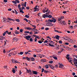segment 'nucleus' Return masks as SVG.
Instances as JSON below:
<instances>
[{
    "instance_id": "nucleus-1",
    "label": "nucleus",
    "mask_w": 77,
    "mask_h": 77,
    "mask_svg": "<svg viewBox=\"0 0 77 77\" xmlns=\"http://www.w3.org/2000/svg\"><path fill=\"white\" fill-rule=\"evenodd\" d=\"M69 57V54H67L66 55V57L70 63H71L72 62V60H71L72 59V58L71 57Z\"/></svg>"
},
{
    "instance_id": "nucleus-2",
    "label": "nucleus",
    "mask_w": 77,
    "mask_h": 77,
    "mask_svg": "<svg viewBox=\"0 0 77 77\" xmlns=\"http://www.w3.org/2000/svg\"><path fill=\"white\" fill-rule=\"evenodd\" d=\"M42 17L44 18H47V17H48L49 18H52V16L51 15H43L42 16Z\"/></svg>"
},
{
    "instance_id": "nucleus-3",
    "label": "nucleus",
    "mask_w": 77,
    "mask_h": 77,
    "mask_svg": "<svg viewBox=\"0 0 77 77\" xmlns=\"http://www.w3.org/2000/svg\"><path fill=\"white\" fill-rule=\"evenodd\" d=\"M21 6V5L20 4H19L18 5V8L19 9L20 11V13H22V14H24V12L23 11V10H22V8H20Z\"/></svg>"
},
{
    "instance_id": "nucleus-4",
    "label": "nucleus",
    "mask_w": 77,
    "mask_h": 77,
    "mask_svg": "<svg viewBox=\"0 0 77 77\" xmlns=\"http://www.w3.org/2000/svg\"><path fill=\"white\" fill-rule=\"evenodd\" d=\"M46 25L48 26H53V24L50 22H49L46 23Z\"/></svg>"
},
{
    "instance_id": "nucleus-5",
    "label": "nucleus",
    "mask_w": 77,
    "mask_h": 77,
    "mask_svg": "<svg viewBox=\"0 0 77 77\" xmlns=\"http://www.w3.org/2000/svg\"><path fill=\"white\" fill-rule=\"evenodd\" d=\"M31 38V36H30L27 35L25 37V39H27L28 41L29 40V38L30 39Z\"/></svg>"
},
{
    "instance_id": "nucleus-6",
    "label": "nucleus",
    "mask_w": 77,
    "mask_h": 77,
    "mask_svg": "<svg viewBox=\"0 0 77 77\" xmlns=\"http://www.w3.org/2000/svg\"><path fill=\"white\" fill-rule=\"evenodd\" d=\"M49 11V9L48 8H47V10H46L45 9H44V10H42V11L44 13H45V12H47Z\"/></svg>"
},
{
    "instance_id": "nucleus-7",
    "label": "nucleus",
    "mask_w": 77,
    "mask_h": 77,
    "mask_svg": "<svg viewBox=\"0 0 77 77\" xmlns=\"http://www.w3.org/2000/svg\"><path fill=\"white\" fill-rule=\"evenodd\" d=\"M48 66H49V67L50 68H51L53 69H54V66H53L51 64H48Z\"/></svg>"
},
{
    "instance_id": "nucleus-8",
    "label": "nucleus",
    "mask_w": 77,
    "mask_h": 77,
    "mask_svg": "<svg viewBox=\"0 0 77 77\" xmlns=\"http://www.w3.org/2000/svg\"><path fill=\"white\" fill-rule=\"evenodd\" d=\"M34 11L36 12L37 11H38L39 10V8H37L36 7H35L34 8Z\"/></svg>"
},
{
    "instance_id": "nucleus-9",
    "label": "nucleus",
    "mask_w": 77,
    "mask_h": 77,
    "mask_svg": "<svg viewBox=\"0 0 77 77\" xmlns=\"http://www.w3.org/2000/svg\"><path fill=\"white\" fill-rule=\"evenodd\" d=\"M8 19L9 20V21H15V20H14L13 19H11L10 18H8Z\"/></svg>"
},
{
    "instance_id": "nucleus-10",
    "label": "nucleus",
    "mask_w": 77,
    "mask_h": 77,
    "mask_svg": "<svg viewBox=\"0 0 77 77\" xmlns=\"http://www.w3.org/2000/svg\"><path fill=\"white\" fill-rule=\"evenodd\" d=\"M66 40H67V41H71V39L69 37H66Z\"/></svg>"
},
{
    "instance_id": "nucleus-11",
    "label": "nucleus",
    "mask_w": 77,
    "mask_h": 77,
    "mask_svg": "<svg viewBox=\"0 0 77 77\" xmlns=\"http://www.w3.org/2000/svg\"><path fill=\"white\" fill-rule=\"evenodd\" d=\"M30 60H31L34 61H35V59L34 57H30Z\"/></svg>"
},
{
    "instance_id": "nucleus-12",
    "label": "nucleus",
    "mask_w": 77,
    "mask_h": 77,
    "mask_svg": "<svg viewBox=\"0 0 77 77\" xmlns=\"http://www.w3.org/2000/svg\"><path fill=\"white\" fill-rule=\"evenodd\" d=\"M13 40H14V41H15V42H17V41L18 40V39L17 38H14L13 39Z\"/></svg>"
},
{
    "instance_id": "nucleus-13",
    "label": "nucleus",
    "mask_w": 77,
    "mask_h": 77,
    "mask_svg": "<svg viewBox=\"0 0 77 77\" xmlns=\"http://www.w3.org/2000/svg\"><path fill=\"white\" fill-rule=\"evenodd\" d=\"M26 29H27V30H31L32 29V28H30V27H26Z\"/></svg>"
},
{
    "instance_id": "nucleus-14",
    "label": "nucleus",
    "mask_w": 77,
    "mask_h": 77,
    "mask_svg": "<svg viewBox=\"0 0 77 77\" xmlns=\"http://www.w3.org/2000/svg\"><path fill=\"white\" fill-rule=\"evenodd\" d=\"M59 35H56V39H58V40H59Z\"/></svg>"
},
{
    "instance_id": "nucleus-15",
    "label": "nucleus",
    "mask_w": 77,
    "mask_h": 77,
    "mask_svg": "<svg viewBox=\"0 0 77 77\" xmlns=\"http://www.w3.org/2000/svg\"><path fill=\"white\" fill-rule=\"evenodd\" d=\"M41 61L42 62H46V60L45 59H43L41 60Z\"/></svg>"
},
{
    "instance_id": "nucleus-16",
    "label": "nucleus",
    "mask_w": 77,
    "mask_h": 77,
    "mask_svg": "<svg viewBox=\"0 0 77 77\" xmlns=\"http://www.w3.org/2000/svg\"><path fill=\"white\" fill-rule=\"evenodd\" d=\"M23 53H24L23 52H20V53H18V55L20 54V55H22L23 54Z\"/></svg>"
},
{
    "instance_id": "nucleus-17",
    "label": "nucleus",
    "mask_w": 77,
    "mask_h": 77,
    "mask_svg": "<svg viewBox=\"0 0 77 77\" xmlns=\"http://www.w3.org/2000/svg\"><path fill=\"white\" fill-rule=\"evenodd\" d=\"M33 72V74L35 75H37V72H36L35 71H33L32 72Z\"/></svg>"
},
{
    "instance_id": "nucleus-18",
    "label": "nucleus",
    "mask_w": 77,
    "mask_h": 77,
    "mask_svg": "<svg viewBox=\"0 0 77 77\" xmlns=\"http://www.w3.org/2000/svg\"><path fill=\"white\" fill-rule=\"evenodd\" d=\"M50 11H48V12L47 13H46V14L44 15H49V14L50 13Z\"/></svg>"
},
{
    "instance_id": "nucleus-19",
    "label": "nucleus",
    "mask_w": 77,
    "mask_h": 77,
    "mask_svg": "<svg viewBox=\"0 0 77 77\" xmlns=\"http://www.w3.org/2000/svg\"><path fill=\"white\" fill-rule=\"evenodd\" d=\"M45 67L46 69H48L49 67L48 65L47 64L45 65Z\"/></svg>"
},
{
    "instance_id": "nucleus-20",
    "label": "nucleus",
    "mask_w": 77,
    "mask_h": 77,
    "mask_svg": "<svg viewBox=\"0 0 77 77\" xmlns=\"http://www.w3.org/2000/svg\"><path fill=\"white\" fill-rule=\"evenodd\" d=\"M26 59L28 61H29L30 59V58H29L28 57H26Z\"/></svg>"
},
{
    "instance_id": "nucleus-21",
    "label": "nucleus",
    "mask_w": 77,
    "mask_h": 77,
    "mask_svg": "<svg viewBox=\"0 0 77 77\" xmlns=\"http://www.w3.org/2000/svg\"><path fill=\"white\" fill-rule=\"evenodd\" d=\"M62 66L63 67L64 66V65H63V64L60 65V66H59V67L60 68H62Z\"/></svg>"
},
{
    "instance_id": "nucleus-22",
    "label": "nucleus",
    "mask_w": 77,
    "mask_h": 77,
    "mask_svg": "<svg viewBox=\"0 0 77 77\" xmlns=\"http://www.w3.org/2000/svg\"><path fill=\"white\" fill-rule=\"evenodd\" d=\"M49 45L50 46L52 47H54L55 46L54 45H51V44H49Z\"/></svg>"
},
{
    "instance_id": "nucleus-23",
    "label": "nucleus",
    "mask_w": 77,
    "mask_h": 77,
    "mask_svg": "<svg viewBox=\"0 0 77 77\" xmlns=\"http://www.w3.org/2000/svg\"><path fill=\"white\" fill-rule=\"evenodd\" d=\"M6 32H7V33L9 35H11V32H8V30L6 31Z\"/></svg>"
},
{
    "instance_id": "nucleus-24",
    "label": "nucleus",
    "mask_w": 77,
    "mask_h": 77,
    "mask_svg": "<svg viewBox=\"0 0 77 77\" xmlns=\"http://www.w3.org/2000/svg\"><path fill=\"white\" fill-rule=\"evenodd\" d=\"M48 21L51 23H52L53 22V20H49Z\"/></svg>"
},
{
    "instance_id": "nucleus-25",
    "label": "nucleus",
    "mask_w": 77,
    "mask_h": 77,
    "mask_svg": "<svg viewBox=\"0 0 77 77\" xmlns=\"http://www.w3.org/2000/svg\"><path fill=\"white\" fill-rule=\"evenodd\" d=\"M53 58L55 60H57L58 58L57 57H53Z\"/></svg>"
},
{
    "instance_id": "nucleus-26",
    "label": "nucleus",
    "mask_w": 77,
    "mask_h": 77,
    "mask_svg": "<svg viewBox=\"0 0 77 77\" xmlns=\"http://www.w3.org/2000/svg\"><path fill=\"white\" fill-rule=\"evenodd\" d=\"M20 63V62H19L17 60H15V63Z\"/></svg>"
},
{
    "instance_id": "nucleus-27",
    "label": "nucleus",
    "mask_w": 77,
    "mask_h": 77,
    "mask_svg": "<svg viewBox=\"0 0 77 77\" xmlns=\"http://www.w3.org/2000/svg\"><path fill=\"white\" fill-rule=\"evenodd\" d=\"M12 63H15V60L14 59L12 60Z\"/></svg>"
},
{
    "instance_id": "nucleus-28",
    "label": "nucleus",
    "mask_w": 77,
    "mask_h": 77,
    "mask_svg": "<svg viewBox=\"0 0 77 77\" xmlns=\"http://www.w3.org/2000/svg\"><path fill=\"white\" fill-rule=\"evenodd\" d=\"M6 33H7V32H6V31L4 32V33L3 34V35L4 36H5Z\"/></svg>"
},
{
    "instance_id": "nucleus-29",
    "label": "nucleus",
    "mask_w": 77,
    "mask_h": 77,
    "mask_svg": "<svg viewBox=\"0 0 77 77\" xmlns=\"http://www.w3.org/2000/svg\"><path fill=\"white\" fill-rule=\"evenodd\" d=\"M53 63V61H49V63Z\"/></svg>"
},
{
    "instance_id": "nucleus-30",
    "label": "nucleus",
    "mask_w": 77,
    "mask_h": 77,
    "mask_svg": "<svg viewBox=\"0 0 77 77\" xmlns=\"http://www.w3.org/2000/svg\"><path fill=\"white\" fill-rule=\"evenodd\" d=\"M6 19L5 18H3V22L4 23H6Z\"/></svg>"
},
{
    "instance_id": "nucleus-31",
    "label": "nucleus",
    "mask_w": 77,
    "mask_h": 77,
    "mask_svg": "<svg viewBox=\"0 0 77 77\" xmlns=\"http://www.w3.org/2000/svg\"><path fill=\"white\" fill-rule=\"evenodd\" d=\"M12 2L13 3H14V4H17V2H16V1H12Z\"/></svg>"
},
{
    "instance_id": "nucleus-32",
    "label": "nucleus",
    "mask_w": 77,
    "mask_h": 77,
    "mask_svg": "<svg viewBox=\"0 0 77 77\" xmlns=\"http://www.w3.org/2000/svg\"><path fill=\"white\" fill-rule=\"evenodd\" d=\"M4 68L5 69H6V70H8V69L7 66H4Z\"/></svg>"
},
{
    "instance_id": "nucleus-33",
    "label": "nucleus",
    "mask_w": 77,
    "mask_h": 77,
    "mask_svg": "<svg viewBox=\"0 0 77 77\" xmlns=\"http://www.w3.org/2000/svg\"><path fill=\"white\" fill-rule=\"evenodd\" d=\"M74 64H75V66H77V65H76L77 64V61L75 62H75H74Z\"/></svg>"
},
{
    "instance_id": "nucleus-34",
    "label": "nucleus",
    "mask_w": 77,
    "mask_h": 77,
    "mask_svg": "<svg viewBox=\"0 0 77 77\" xmlns=\"http://www.w3.org/2000/svg\"><path fill=\"white\" fill-rule=\"evenodd\" d=\"M74 62L75 63L77 61V60L76 58H75L74 59Z\"/></svg>"
},
{
    "instance_id": "nucleus-35",
    "label": "nucleus",
    "mask_w": 77,
    "mask_h": 77,
    "mask_svg": "<svg viewBox=\"0 0 77 77\" xmlns=\"http://www.w3.org/2000/svg\"><path fill=\"white\" fill-rule=\"evenodd\" d=\"M45 71V69L44 68H42V72H43L44 71Z\"/></svg>"
},
{
    "instance_id": "nucleus-36",
    "label": "nucleus",
    "mask_w": 77,
    "mask_h": 77,
    "mask_svg": "<svg viewBox=\"0 0 77 77\" xmlns=\"http://www.w3.org/2000/svg\"><path fill=\"white\" fill-rule=\"evenodd\" d=\"M38 42L39 43V44H42V42L40 40L38 41Z\"/></svg>"
},
{
    "instance_id": "nucleus-37",
    "label": "nucleus",
    "mask_w": 77,
    "mask_h": 77,
    "mask_svg": "<svg viewBox=\"0 0 77 77\" xmlns=\"http://www.w3.org/2000/svg\"><path fill=\"white\" fill-rule=\"evenodd\" d=\"M36 28V27H34V28H33V29H32V31H33V30H35Z\"/></svg>"
},
{
    "instance_id": "nucleus-38",
    "label": "nucleus",
    "mask_w": 77,
    "mask_h": 77,
    "mask_svg": "<svg viewBox=\"0 0 77 77\" xmlns=\"http://www.w3.org/2000/svg\"><path fill=\"white\" fill-rule=\"evenodd\" d=\"M53 20V22L54 23H55V22H56L57 21V20L55 19H54Z\"/></svg>"
},
{
    "instance_id": "nucleus-39",
    "label": "nucleus",
    "mask_w": 77,
    "mask_h": 77,
    "mask_svg": "<svg viewBox=\"0 0 77 77\" xmlns=\"http://www.w3.org/2000/svg\"><path fill=\"white\" fill-rule=\"evenodd\" d=\"M12 72L14 73H15V70H14V69H13L12 70Z\"/></svg>"
},
{
    "instance_id": "nucleus-40",
    "label": "nucleus",
    "mask_w": 77,
    "mask_h": 77,
    "mask_svg": "<svg viewBox=\"0 0 77 77\" xmlns=\"http://www.w3.org/2000/svg\"><path fill=\"white\" fill-rule=\"evenodd\" d=\"M4 42L5 43V44L4 45V46H5V45H6V42L5 41H4Z\"/></svg>"
},
{
    "instance_id": "nucleus-41",
    "label": "nucleus",
    "mask_w": 77,
    "mask_h": 77,
    "mask_svg": "<svg viewBox=\"0 0 77 77\" xmlns=\"http://www.w3.org/2000/svg\"><path fill=\"white\" fill-rule=\"evenodd\" d=\"M59 44H62V42L60 40L59 41Z\"/></svg>"
},
{
    "instance_id": "nucleus-42",
    "label": "nucleus",
    "mask_w": 77,
    "mask_h": 77,
    "mask_svg": "<svg viewBox=\"0 0 77 77\" xmlns=\"http://www.w3.org/2000/svg\"><path fill=\"white\" fill-rule=\"evenodd\" d=\"M29 41H30V42H32V41H33L32 38H30V39H29Z\"/></svg>"
},
{
    "instance_id": "nucleus-43",
    "label": "nucleus",
    "mask_w": 77,
    "mask_h": 77,
    "mask_svg": "<svg viewBox=\"0 0 77 77\" xmlns=\"http://www.w3.org/2000/svg\"><path fill=\"white\" fill-rule=\"evenodd\" d=\"M26 3H27V2H25V4L24 5V7H26Z\"/></svg>"
},
{
    "instance_id": "nucleus-44",
    "label": "nucleus",
    "mask_w": 77,
    "mask_h": 77,
    "mask_svg": "<svg viewBox=\"0 0 77 77\" xmlns=\"http://www.w3.org/2000/svg\"><path fill=\"white\" fill-rule=\"evenodd\" d=\"M15 20H16L17 22H20V20L18 19H16Z\"/></svg>"
},
{
    "instance_id": "nucleus-45",
    "label": "nucleus",
    "mask_w": 77,
    "mask_h": 77,
    "mask_svg": "<svg viewBox=\"0 0 77 77\" xmlns=\"http://www.w3.org/2000/svg\"><path fill=\"white\" fill-rule=\"evenodd\" d=\"M15 1H16V2H17V3H18L20 2V1L19 0H15Z\"/></svg>"
},
{
    "instance_id": "nucleus-46",
    "label": "nucleus",
    "mask_w": 77,
    "mask_h": 77,
    "mask_svg": "<svg viewBox=\"0 0 77 77\" xmlns=\"http://www.w3.org/2000/svg\"><path fill=\"white\" fill-rule=\"evenodd\" d=\"M73 47L74 48H77V46L76 45H74L73 46Z\"/></svg>"
},
{
    "instance_id": "nucleus-47",
    "label": "nucleus",
    "mask_w": 77,
    "mask_h": 77,
    "mask_svg": "<svg viewBox=\"0 0 77 77\" xmlns=\"http://www.w3.org/2000/svg\"><path fill=\"white\" fill-rule=\"evenodd\" d=\"M25 17H26L27 18H29V16H28L27 15H26Z\"/></svg>"
},
{
    "instance_id": "nucleus-48",
    "label": "nucleus",
    "mask_w": 77,
    "mask_h": 77,
    "mask_svg": "<svg viewBox=\"0 0 77 77\" xmlns=\"http://www.w3.org/2000/svg\"><path fill=\"white\" fill-rule=\"evenodd\" d=\"M64 44L65 45H68L69 44V43L67 42H66Z\"/></svg>"
},
{
    "instance_id": "nucleus-49",
    "label": "nucleus",
    "mask_w": 77,
    "mask_h": 77,
    "mask_svg": "<svg viewBox=\"0 0 77 77\" xmlns=\"http://www.w3.org/2000/svg\"><path fill=\"white\" fill-rule=\"evenodd\" d=\"M45 30H49V28H45Z\"/></svg>"
},
{
    "instance_id": "nucleus-50",
    "label": "nucleus",
    "mask_w": 77,
    "mask_h": 77,
    "mask_svg": "<svg viewBox=\"0 0 77 77\" xmlns=\"http://www.w3.org/2000/svg\"><path fill=\"white\" fill-rule=\"evenodd\" d=\"M48 71H46V70H45L44 71L45 73H48Z\"/></svg>"
},
{
    "instance_id": "nucleus-51",
    "label": "nucleus",
    "mask_w": 77,
    "mask_h": 77,
    "mask_svg": "<svg viewBox=\"0 0 77 77\" xmlns=\"http://www.w3.org/2000/svg\"><path fill=\"white\" fill-rule=\"evenodd\" d=\"M62 51H59L58 52V53L60 54V53H62Z\"/></svg>"
},
{
    "instance_id": "nucleus-52",
    "label": "nucleus",
    "mask_w": 77,
    "mask_h": 77,
    "mask_svg": "<svg viewBox=\"0 0 77 77\" xmlns=\"http://www.w3.org/2000/svg\"><path fill=\"white\" fill-rule=\"evenodd\" d=\"M60 50H62L61 51H62V52L64 50V49H63V48H60Z\"/></svg>"
},
{
    "instance_id": "nucleus-53",
    "label": "nucleus",
    "mask_w": 77,
    "mask_h": 77,
    "mask_svg": "<svg viewBox=\"0 0 77 77\" xmlns=\"http://www.w3.org/2000/svg\"><path fill=\"white\" fill-rule=\"evenodd\" d=\"M33 56L35 58V57H36L37 56L35 54H33Z\"/></svg>"
},
{
    "instance_id": "nucleus-54",
    "label": "nucleus",
    "mask_w": 77,
    "mask_h": 77,
    "mask_svg": "<svg viewBox=\"0 0 77 77\" xmlns=\"http://www.w3.org/2000/svg\"><path fill=\"white\" fill-rule=\"evenodd\" d=\"M29 6H28L26 7V9L27 10H29Z\"/></svg>"
},
{
    "instance_id": "nucleus-55",
    "label": "nucleus",
    "mask_w": 77,
    "mask_h": 77,
    "mask_svg": "<svg viewBox=\"0 0 77 77\" xmlns=\"http://www.w3.org/2000/svg\"><path fill=\"white\" fill-rule=\"evenodd\" d=\"M23 30L22 29H21L20 30V32H23Z\"/></svg>"
},
{
    "instance_id": "nucleus-56",
    "label": "nucleus",
    "mask_w": 77,
    "mask_h": 77,
    "mask_svg": "<svg viewBox=\"0 0 77 77\" xmlns=\"http://www.w3.org/2000/svg\"><path fill=\"white\" fill-rule=\"evenodd\" d=\"M60 46L61 48H63V47H64V45H60Z\"/></svg>"
},
{
    "instance_id": "nucleus-57",
    "label": "nucleus",
    "mask_w": 77,
    "mask_h": 77,
    "mask_svg": "<svg viewBox=\"0 0 77 77\" xmlns=\"http://www.w3.org/2000/svg\"><path fill=\"white\" fill-rule=\"evenodd\" d=\"M61 20H62V19H61V18H60H60H59L58 19V21H60Z\"/></svg>"
},
{
    "instance_id": "nucleus-58",
    "label": "nucleus",
    "mask_w": 77,
    "mask_h": 77,
    "mask_svg": "<svg viewBox=\"0 0 77 77\" xmlns=\"http://www.w3.org/2000/svg\"><path fill=\"white\" fill-rule=\"evenodd\" d=\"M48 41L47 40H45L44 41V43H47Z\"/></svg>"
},
{
    "instance_id": "nucleus-59",
    "label": "nucleus",
    "mask_w": 77,
    "mask_h": 77,
    "mask_svg": "<svg viewBox=\"0 0 77 77\" xmlns=\"http://www.w3.org/2000/svg\"><path fill=\"white\" fill-rule=\"evenodd\" d=\"M26 70H27V72L28 73H29V70H28V69H27Z\"/></svg>"
},
{
    "instance_id": "nucleus-60",
    "label": "nucleus",
    "mask_w": 77,
    "mask_h": 77,
    "mask_svg": "<svg viewBox=\"0 0 77 77\" xmlns=\"http://www.w3.org/2000/svg\"><path fill=\"white\" fill-rule=\"evenodd\" d=\"M33 34V33L32 32H29V34L31 35V34Z\"/></svg>"
},
{
    "instance_id": "nucleus-61",
    "label": "nucleus",
    "mask_w": 77,
    "mask_h": 77,
    "mask_svg": "<svg viewBox=\"0 0 77 77\" xmlns=\"http://www.w3.org/2000/svg\"><path fill=\"white\" fill-rule=\"evenodd\" d=\"M66 11H63V13L64 14H66Z\"/></svg>"
},
{
    "instance_id": "nucleus-62",
    "label": "nucleus",
    "mask_w": 77,
    "mask_h": 77,
    "mask_svg": "<svg viewBox=\"0 0 77 77\" xmlns=\"http://www.w3.org/2000/svg\"><path fill=\"white\" fill-rule=\"evenodd\" d=\"M12 54V53H10L9 54V57L11 56V55Z\"/></svg>"
},
{
    "instance_id": "nucleus-63",
    "label": "nucleus",
    "mask_w": 77,
    "mask_h": 77,
    "mask_svg": "<svg viewBox=\"0 0 77 77\" xmlns=\"http://www.w3.org/2000/svg\"><path fill=\"white\" fill-rule=\"evenodd\" d=\"M22 72L21 70L20 71V72L19 73V74L20 75L21 74Z\"/></svg>"
},
{
    "instance_id": "nucleus-64",
    "label": "nucleus",
    "mask_w": 77,
    "mask_h": 77,
    "mask_svg": "<svg viewBox=\"0 0 77 77\" xmlns=\"http://www.w3.org/2000/svg\"><path fill=\"white\" fill-rule=\"evenodd\" d=\"M72 74L73 76H74L75 75V73H72Z\"/></svg>"
}]
</instances>
